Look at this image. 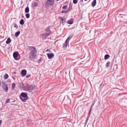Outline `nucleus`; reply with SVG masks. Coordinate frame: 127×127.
I'll list each match as a JSON object with an SVG mask.
<instances>
[{
  "instance_id": "19",
  "label": "nucleus",
  "mask_w": 127,
  "mask_h": 127,
  "mask_svg": "<svg viewBox=\"0 0 127 127\" xmlns=\"http://www.w3.org/2000/svg\"><path fill=\"white\" fill-rule=\"evenodd\" d=\"M110 57V56L108 54H106L104 57V59L105 60L108 59Z\"/></svg>"
},
{
  "instance_id": "5",
  "label": "nucleus",
  "mask_w": 127,
  "mask_h": 127,
  "mask_svg": "<svg viewBox=\"0 0 127 127\" xmlns=\"http://www.w3.org/2000/svg\"><path fill=\"white\" fill-rule=\"evenodd\" d=\"M13 56L15 60H18L20 58V56L19 53L17 52L13 53Z\"/></svg>"
},
{
  "instance_id": "23",
  "label": "nucleus",
  "mask_w": 127,
  "mask_h": 127,
  "mask_svg": "<svg viewBox=\"0 0 127 127\" xmlns=\"http://www.w3.org/2000/svg\"><path fill=\"white\" fill-rule=\"evenodd\" d=\"M15 86V83H13L12 85V87L13 89H14Z\"/></svg>"
},
{
  "instance_id": "41",
  "label": "nucleus",
  "mask_w": 127,
  "mask_h": 127,
  "mask_svg": "<svg viewBox=\"0 0 127 127\" xmlns=\"http://www.w3.org/2000/svg\"><path fill=\"white\" fill-rule=\"evenodd\" d=\"M13 74H16V72H13Z\"/></svg>"
},
{
  "instance_id": "20",
  "label": "nucleus",
  "mask_w": 127,
  "mask_h": 127,
  "mask_svg": "<svg viewBox=\"0 0 127 127\" xmlns=\"http://www.w3.org/2000/svg\"><path fill=\"white\" fill-rule=\"evenodd\" d=\"M20 31H18L17 32H16L15 33V36L16 37H17L19 36V34H20Z\"/></svg>"
},
{
  "instance_id": "3",
  "label": "nucleus",
  "mask_w": 127,
  "mask_h": 127,
  "mask_svg": "<svg viewBox=\"0 0 127 127\" xmlns=\"http://www.w3.org/2000/svg\"><path fill=\"white\" fill-rule=\"evenodd\" d=\"M24 91H28L30 92H31L33 90H35V86L33 85H30L24 86Z\"/></svg>"
},
{
  "instance_id": "26",
  "label": "nucleus",
  "mask_w": 127,
  "mask_h": 127,
  "mask_svg": "<svg viewBox=\"0 0 127 127\" xmlns=\"http://www.w3.org/2000/svg\"><path fill=\"white\" fill-rule=\"evenodd\" d=\"M14 27L16 28V29H17L18 28V26L16 23L14 24Z\"/></svg>"
},
{
  "instance_id": "35",
  "label": "nucleus",
  "mask_w": 127,
  "mask_h": 127,
  "mask_svg": "<svg viewBox=\"0 0 127 127\" xmlns=\"http://www.w3.org/2000/svg\"><path fill=\"white\" fill-rule=\"evenodd\" d=\"M42 59H40L38 60V63H40L42 61Z\"/></svg>"
},
{
  "instance_id": "33",
  "label": "nucleus",
  "mask_w": 127,
  "mask_h": 127,
  "mask_svg": "<svg viewBox=\"0 0 127 127\" xmlns=\"http://www.w3.org/2000/svg\"><path fill=\"white\" fill-rule=\"evenodd\" d=\"M31 76V74H30L28 75H27L26 76V78H29V77H30Z\"/></svg>"
},
{
  "instance_id": "25",
  "label": "nucleus",
  "mask_w": 127,
  "mask_h": 127,
  "mask_svg": "<svg viewBox=\"0 0 127 127\" xmlns=\"http://www.w3.org/2000/svg\"><path fill=\"white\" fill-rule=\"evenodd\" d=\"M78 2V0H73V3L74 4H76Z\"/></svg>"
},
{
  "instance_id": "10",
  "label": "nucleus",
  "mask_w": 127,
  "mask_h": 127,
  "mask_svg": "<svg viewBox=\"0 0 127 127\" xmlns=\"http://www.w3.org/2000/svg\"><path fill=\"white\" fill-rule=\"evenodd\" d=\"M73 20L72 19H70L68 20L67 22V23L69 24H72L73 22Z\"/></svg>"
},
{
  "instance_id": "37",
  "label": "nucleus",
  "mask_w": 127,
  "mask_h": 127,
  "mask_svg": "<svg viewBox=\"0 0 127 127\" xmlns=\"http://www.w3.org/2000/svg\"><path fill=\"white\" fill-rule=\"evenodd\" d=\"M105 66L106 67H108L109 66V64H106Z\"/></svg>"
},
{
  "instance_id": "1",
  "label": "nucleus",
  "mask_w": 127,
  "mask_h": 127,
  "mask_svg": "<svg viewBox=\"0 0 127 127\" xmlns=\"http://www.w3.org/2000/svg\"><path fill=\"white\" fill-rule=\"evenodd\" d=\"M20 98L23 102H25L26 100L28 99L27 93L26 92H22L20 94Z\"/></svg>"
},
{
  "instance_id": "30",
  "label": "nucleus",
  "mask_w": 127,
  "mask_h": 127,
  "mask_svg": "<svg viewBox=\"0 0 127 127\" xmlns=\"http://www.w3.org/2000/svg\"><path fill=\"white\" fill-rule=\"evenodd\" d=\"M92 108H90V110L88 114H90L91 113V111L92 110Z\"/></svg>"
},
{
  "instance_id": "43",
  "label": "nucleus",
  "mask_w": 127,
  "mask_h": 127,
  "mask_svg": "<svg viewBox=\"0 0 127 127\" xmlns=\"http://www.w3.org/2000/svg\"><path fill=\"white\" fill-rule=\"evenodd\" d=\"M110 62L109 61V62H108L107 63H106V64H110Z\"/></svg>"
},
{
  "instance_id": "39",
  "label": "nucleus",
  "mask_w": 127,
  "mask_h": 127,
  "mask_svg": "<svg viewBox=\"0 0 127 127\" xmlns=\"http://www.w3.org/2000/svg\"><path fill=\"white\" fill-rule=\"evenodd\" d=\"M94 105V103L92 104L91 105V108H92V107H93V106Z\"/></svg>"
},
{
  "instance_id": "12",
  "label": "nucleus",
  "mask_w": 127,
  "mask_h": 127,
  "mask_svg": "<svg viewBox=\"0 0 127 127\" xmlns=\"http://www.w3.org/2000/svg\"><path fill=\"white\" fill-rule=\"evenodd\" d=\"M96 4V0H94L92 3V6L93 7H94Z\"/></svg>"
},
{
  "instance_id": "7",
  "label": "nucleus",
  "mask_w": 127,
  "mask_h": 127,
  "mask_svg": "<svg viewBox=\"0 0 127 127\" xmlns=\"http://www.w3.org/2000/svg\"><path fill=\"white\" fill-rule=\"evenodd\" d=\"M59 18L61 19L62 23L63 25H64L66 23V21L65 20V18L64 17L63 18L62 17H59Z\"/></svg>"
},
{
  "instance_id": "36",
  "label": "nucleus",
  "mask_w": 127,
  "mask_h": 127,
  "mask_svg": "<svg viewBox=\"0 0 127 127\" xmlns=\"http://www.w3.org/2000/svg\"><path fill=\"white\" fill-rule=\"evenodd\" d=\"M90 115V114H88L86 118L89 119Z\"/></svg>"
},
{
  "instance_id": "34",
  "label": "nucleus",
  "mask_w": 127,
  "mask_h": 127,
  "mask_svg": "<svg viewBox=\"0 0 127 127\" xmlns=\"http://www.w3.org/2000/svg\"><path fill=\"white\" fill-rule=\"evenodd\" d=\"M9 101H10V99H8L6 100L5 101V102L6 103H8L9 102Z\"/></svg>"
},
{
  "instance_id": "48",
  "label": "nucleus",
  "mask_w": 127,
  "mask_h": 127,
  "mask_svg": "<svg viewBox=\"0 0 127 127\" xmlns=\"http://www.w3.org/2000/svg\"><path fill=\"white\" fill-rule=\"evenodd\" d=\"M36 1H38V0H36Z\"/></svg>"
},
{
  "instance_id": "44",
  "label": "nucleus",
  "mask_w": 127,
  "mask_h": 127,
  "mask_svg": "<svg viewBox=\"0 0 127 127\" xmlns=\"http://www.w3.org/2000/svg\"><path fill=\"white\" fill-rule=\"evenodd\" d=\"M101 85H102V84H101L100 85V87H101Z\"/></svg>"
},
{
  "instance_id": "6",
  "label": "nucleus",
  "mask_w": 127,
  "mask_h": 127,
  "mask_svg": "<svg viewBox=\"0 0 127 127\" xmlns=\"http://www.w3.org/2000/svg\"><path fill=\"white\" fill-rule=\"evenodd\" d=\"M50 27L49 26H48L46 28L45 31L46 32H48L46 33L43 34V35L48 36L51 33V31L50 30Z\"/></svg>"
},
{
  "instance_id": "40",
  "label": "nucleus",
  "mask_w": 127,
  "mask_h": 127,
  "mask_svg": "<svg viewBox=\"0 0 127 127\" xmlns=\"http://www.w3.org/2000/svg\"><path fill=\"white\" fill-rule=\"evenodd\" d=\"M12 78L14 80H15V77H14L13 76H12Z\"/></svg>"
},
{
  "instance_id": "2",
  "label": "nucleus",
  "mask_w": 127,
  "mask_h": 127,
  "mask_svg": "<svg viewBox=\"0 0 127 127\" xmlns=\"http://www.w3.org/2000/svg\"><path fill=\"white\" fill-rule=\"evenodd\" d=\"M30 49H32L30 53V58H35L37 50L35 48L33 47H30Z\"/></svg>"
},
{
  "instance_id": "8",
  "label": "nucleus",
  "mask_w": 127,
  "mask_h": 127,
  "mask_svg": "<svg viewBox=\"0 0 127 127\" xmlns=\"http://www.w3.org/2000/svg\"><path fill=\"white\" fill-rule=\"evenodd\" d=\"M47 55L48 58L49 59H51L54 56V54L52 53H51V54L47 53Z\"/></svg>"
},
{
  "instance_id": "31",
  "label": "nucleus",
  "mask_w": 127,
  "mask_h": 127,
  "mask_svg": "<svg viewBox=\"0 0 127 127\" xmlns=\"http://www.w3.org/2000/svg\"><path fill=\"white\" fill-rule=\"evenodd\" d=\"M88 120H89V119H87V118L86 119V120L85 122V125L87 124Z\"/></svg>"
},
{
  "instance_id": "49",
  "label": "nucleus",
  "mask_w": 127,
  "mask_h": 127,
  "mask_svg": "<svg viewBox=\"0 0 127 127\" xmlns=\"http://www.w3.org/2000/svg\"><path fill=\"white\" fill-rule=\"evenodd\" d=\"M31 0H30V1H31Z\"/></svg>"
},
{
  "instance_id": "38",
  "label": "nucleus",
  "mask_w": 127,
  "mask_h": 127,
  "mask_svg": "<svg viewBox=\"0 0 127 127\" xmlns=\"http://www.w3.org/2000/svg\"><path fill=\"white\" fill-rule=\"evenodd\" d=\"M46 52H51V51L49 49H47L46 51Z\"/></svg>"
},
{
  "instance_id": "24",
  "label": "nucleus",
  "mask_w": 127,
  "mask_h": 127,
  "mask_svg": "<svg viewBox=\"0 0 127 127\" xmlns=\"http://www.w3.org/2000/svg\"><path fill=\"white\" fill-rule=\"evenodd\" d=\"M19 86L21 88H23V89L24 90L25 89L24 87L25 86H23L22 85V84L21 83H20L19 84Z\"/></svg>"
},
{
  "instance_id": "14",
  "label": "nucleus",
  "mask_w": 127,
  "mask_h": 127,
  "mask_svg": "<svg viewBox=\"0 0 127 127\" xmlns=\"http://www.w3.org/2000/svg\"><path fill=\"white\" fill-rule=\"evenodd\" d=\"M73 35V34H71V35H70L66 39V41H67L69 42L70 40L72 38Z\"/></svg>"
},
{
  "instance_id": "28",
  "label": "nucleus",
  "mask_w": 127,
  "mask_h": 127,
  "mask_svg": "<svg viewBox=\"0 0 127 127\" xmlns=\"http://www.w3.org/2000/svg\"><path fill=\"white\" fill-rule=\"evenodd\" d=\"M2 83L3 84V86H4L5 87L6 86H7L6 84L5 83V82H2Z\"/></svg>"
},
{
  "instance_id": "13",
  "label": "nucleus",
  "mask_w": 127,
  "mask_h": 127,
  "mask_svg": "<svg viewBox=\"0 0 127 127\" xmlns=\"http://www.w3.org/2000/svg\"><path fill=\"white\" fill-rule=\"evenodd\" d=\"M5 88H4L3 86H2V89L4 91H5V92H7L8 90V88L7 86H6L5 87Z\"/></svg>"
},
{
  "instance_id": "46",
  "label": "nucleus",
  "mask_w": 127,
  "mask_h": 127,
  "mask_svg": "<svg viewBox=\"0 0 127 127\" xmlns=\"http://www.w3.org/2000/svg\"><path fill=\"white\" fill-rule=\"evenodd\" d=\"M21 3H22L23 2L22 1H21Z\"/></svg>"
},
{
  "instance_id": "16",
  "label": "nucleus",
  "mask_w": 127,
  "mask_h": 127,
  "mask_svg": "<svg viewBox=\"0 0 127 127\" xmlns=\"http://www.w3.org/2000/svg\"><path fill=\"white\" fill-rule=\"evenodd\" d=\"M38 4L37 2H34V4H32V7H35L38 5Z\"/></svg>"
},
{
  "instance_id": "22",
  "label": "nucleus",
  "mask_w": 127,
  "mask_h": 127,
  "mask_svg": "<svg viewBox=\"0 0 127 127\" xmlns=\"http://www.w3.org/2000/svg\"><path fill=\"white\" fill-rule=\"evenodd\" d=\"M26 15V16L27 18H29L30 17V14L29 13H27Z\"/></svg>"
},
{
  "instance_id": "47",
  "label": "nucleus",
  "mask_w": 127,
  "mask_h": 127,
  "mask_svg": "<svg viewBox=\"0 0 127 127\" xmlns=\"http://www.w3.org/2000/svg\"><path fill=\"white\" fill-rule=\"evenodd\" d=\"M85 0V1H87V0Z\"/></svg>"
},
{
  "instance_id": "27",
  "label": "nucleus",
  "mask_w": 127,
  "mask_h": 127,
  "mask_svg": "<svg viewBox=\"0 0 127 127\" xmlns=\"http://www.w3.org/2000/svg\"><path fill=\"white\" fill-rule=\"evenodd\" d=\"M69 11V10H68L67 11H64L63 10L62 11L61 13H66L68 11Z\"/></svg>"
},
{
  "instance_id": "15",
  "label": "nucleus",
  "mask_w": 127,
  "mask_h": 127,
  "mask_svg": "<svg viewBox=\"0 0 127 127\" xmlns=\"http://www.w3.org/2000/svg\"><path fill=\"white\" fill-rule=\"evenodd\" d=\"M11 40L10 38H7V41L6 42V43L7 44H9L11 42Z\"/></svg>"
},
{
  "instance_id": "11",
  "label": "nucleus",
  "mask_w": 127,
  "mask_h": 127,
  "mask_svg": "<svg viewBox=\"0 0 127 127\" xmlns=\"http://www.w3.org/2000/svg\"><path fill=\"white\" fill-rule=\"evenodd\" d=\"M68 44H69V42L67 41L66 40L63 46V47L64 48H66Z\"/></svg>"
},
{
  "instance_id": "21",
  "label": "nucleus",
  "mask_w": 127,
  "mask_h": 127,
  "mask_svg": "<svg viewBox=\"0 0 127 127\" xmlns=\"http://www.w3.org/2000/svg\"><path fill=\"white\" fill-rule=\"evenodd\" d=\"M8 77V75L6 74L4 76V79H7Z\"/></svg>"
},
{
  "instance_id": "32",
  "label": "nucleus",
  "mask_w": 127,
  "mask_h": 127,
  "mask_svg": "<svg viewBox=\"0 0 127 127\" xmlns=\"http://www.w3.org/2000/svg\"><path fill=\"white\" fill-rule=\"evenodd\" d=\"M72 8V6L71 5L70 3V4L69 5V10L71 9Z\"/></svg>"
},
{
  "instance_id": "29",
  "label": "nucleus",
  "mask_w": 127,
  "mask_h": 127,
  "mask_svg": "<svg viewBox=\"0 0 127 127\" xmlns=\"http://www.w3.org/2000/svg\"><path fill=\"white\" fill-rule=\"evenodd\" d=\"M67 7V6L66 5H64L62 9H65L66 7Z\"/></svg>"
},
{
  "instance_id": "45",
  "label": "nucleus",
  "mask_w": 127,
  "mask_h": 127,
  "mask_svg": "<svg viewBox=\"0 0 127 127\" xmlns=\"http://www.w3.org/2000/svg\"><path fill=\"white\" fill-rule=\"evenodd\" d=\"M4 46H6V45L5 44H3Z\"/></svg>"
},
{
  "instance_id": "18",
  "label": "nucleus",
  "mask_w": 127,
  "mask_h": 127,
  "mask_svg": "<svg viewBox=\"0 0 127 127\" xmlns=\"http://www.w3.org/2000/svg\"><path fill=\"white\" fill-rule=\"evenodd\" d=\"M29 11V9L28 6H27L25 9V12L26 13H28Z\"/></svg>"
},
{
  "instance_id": "4",
  "label": "nucleus",
  "mask_w": 127,
  "mask_h": 127,
  "mask_svg": "<svg viewBox=\"0 0 127 127\" xmlns=\"http://www.w3.org/2000/svg\"><path fill=\"white\" fill-rule=\"evenodd\" d=\"M54 0H47L45 4V6L46 7L49 6H50L53 5L54 3Z\"/></svg>"
},
{
  "instance_id": "42",
  "label": "nucleus",
  "mask_w": 127,
  "mask_h": 127,
  "mask_svg": "<svg viewBox=\"0 0 127 127\" xmlns=\"http://www.w3.org/2000/svg\"><path fill=\"white\" fill-rule=\"evenodd\" d=\"M83 0H80V2H83Z\"/></svg>"
},
{
  "instance_id": "17",
  "label": "nucleus",
  "mask_w": 127,
  "mask_h": 127,
  "mask_svg": "<svg viewBox=\"0 0 127 127\" xmlns=\"http://www.w3.org/2000/svg\"><path fill=\"white\" fill-rule=\"evenodd\" d=\"M20 24L21 25H23L24 24V20L23 19H22L20 20L19 22Z\"/></svg>"
},
{
  "instance_id": "9",
  "label": "nucleus",
  "mask_w": 127,
  "mask_h": 127,
  "mask_svg": "<svg viewBox=\"0 0 127 127\" xmlns=\"http://www.w3.org/2000/svg\"><path fill=\"white\" fill-rule=\"evenodd\" d=\"M27 71L26 70L24 69L22 70L21 72V73L22 75L24 76L26 75Z\"/></svg>"
}]
</instances>
